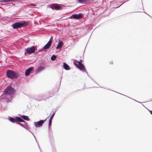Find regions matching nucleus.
I'll use <instances>...</instances> for the list:
<instances>
[{"mask_svg": "<svg viewBox=\"0 0 152 152\" xmlns=\"http://www.w3.org/2000/svg\"><path fill=\"white\" fill-rule=\"evenodd\" d=\"M55 112H54L53 115H52V116H51V117L50 118L51 119H53V117L55 115Z\"/></svg>", "mask_w": 152, "mask_h": 152, "instance_id": "6ab92c4d", "label": "nucleus"}, {"mask_svg": "<svg viewBox=\"0 0 152 152\" xmlns=\"http://www.w3.org/2000/svg\"><path fill=\"white\" fill-rule=\"evenodd\" d=\"M12 1L10 0H3L2 1V2H9L10 1Z\"/></svg>", "mask_w": 152, "mask_h": 152, "instance_id": "aec40b11", "label": "nucleus"}, {"mask_svg": "<svg viewBox=\"0 0 152 152\" xmlns=\"http://www.w3.org/2000/svg\"><path fill=\"white\" fill-rule=\"evenodd\" d=\"M46 120V119H45V121L41 120L37 122H35L34 124L36 127H37L42 126L44 122H45Z\"/></svg>", "mask_w": 152, "mask_h": 152, "instance_id": "0eeeda50", "label": "nucleus"}, {"mask_svg": "<svg viewBox=\"0 0 152 152\" xmlns=\"http://www.w3.org/2000/svg\"><path fill=\"white\" fill-rule=\"evenodd\" d=\"M34 68L33 67H31L28 69L25 72V75L26 76L29 75L30 72L32 69Z\"/></svg>", "mask_w": 152, "mask_h": 152, "instance_id": "9b49d317", "label": "nucleus"}, {"mask_svg": "<svg viewBox=\"0 0 152 152\" xmlns=\"http://www.w3.org/2000/svg\"><path fill=\"white\" fill-rule=\"evenodd\" d=\"M83 16L82 14L80 13L78 14H75L71 16L69 18L71 19H78L81 18Z\"/></svg>", "mask_w": 152, "mask_h": 152, "instance_id": "423d86ee", "label": "nucleus"}, {"mask_svg": "<svg viewBox=\"0 0 152 152\" xmlns=\"http://www.w3.org/2000/svg\"><path fill=\"white\" fill-rule=\"evenodd\" d=\"M52 43V40H50L44 46L43 49L44 50H46L48 49L51 46Z\"/></svg>", "mask_w": 152, "mask_h": 152, "instance_id": "1a4fd4ad", "label": "nucleus"}, {"mask_svg": "<svg viewBox=\"0 0 152 152\" xmlns=\"http://www.w3.org/2000/svg\"><path fill=\"white\" fill-rule=\"evenodd\" d=\"M82 61L80 60V61L75 60L74 61L73 64L76 66L80 70L83 72L86 71V69L85 68L84 65L82 63Z\"/></svg>", "mask_w": 152, "mask_h": 152, "instance_id": "f257e3e1", "label": "nucleus"}, {"mask_svg": "<svg viewBox=\"0 0 152 152\" xmlns=\"http://www.w3.org/2000/svg\"><path fill=\"white\" fill-rule=\"evenodd\" d=\"M149 112L152 115V110H150Z\"/></svg>", "mask_w": 152, "mask_h": 152, "instance_id": "4be33fe9", "label": "nucleus"}, {"mask_svg": "<svg viewBox=\"0 0 152 152\" xmlns=\"http://www.w3.org/2000/svg\"><path fill=\"white\" fill-rule=\"evenodd\" d=\"M16 120H17V121H18L20 122H24V121L20 117H16Z\"/></svg>", "mask_w": 152, "mask_h": 152, "instance_id": "4468645a", "label": "nucleus"}, {"mask_svg": "<svg viewBox=\"0 0 152 152\" xmlns=\"http://www.w3.org/2000/svg\"><path fill=\"white\" fill-rule=\"evenodd\" d=\"M52 120V119H50L49 121L48 124H49V126H50L51 125Z\"/></svg>", "mask_w": 152, "mask_h": 152, "instance_id": "a211bd4d", "label": "nucleus"}, {"mask_svg": "<svg viewBox=\"0 0 152 152\" xmlns=\"http://www.w3.org/2000/svg\"><path fill=\"white\" fill-rule=\"evenodd\" d=\"M63 66L64 69L67 70H69L70 69V68H69V66L65 63L64 62L63 63Z\"/></svg>", "mask_w": 152, "mask_h": 152, "instance_id": "f8f14e48", "label": "nucleus"}, {"mask_svg": "<svg viewBox=\"0 0 152 152\" xmlns=\"http://www.w3.org/2000/svg\"><path fill=\"white\" fill-rule=\"evenodd\" d=\"M27 24V22L24 21H21L19 22H16L13 24L12 26L14 29H17L23 27Z\"/></svg>", "mask_w": 152, "mask_h": 152, "instance_id": "f03ea898", "label": "nucleus"}, {"mask_svg": "<svg viewBox=\"0 0 152 152\" xmlns=\"http://www.w3.org/2000/svg\"><path fill=\"white\" fill-rule=\"evenodd\" d=\"M37 50L34 46H32L31 47H29L26 48L25 50V53H27V54H30L32 53H34L35 50Z\"/></svg>", "mask_w": 152, "mask_h": 152, "instance_id": "20e7f679", "label": "nucleus"}, {"mask_svg": "<svg viewBox=\"0 0 152 152\" xmlns=\"http://www.w3.org/2000/svg\"><path fill=\"white\" fill-rule=\"evenodd\" d=\"M30 5L31 6H35V5L34 4H30Z\"/></svg>", "mask_w": 152, "mask_h": 152, "instance_id": "412c9836", "label": "nucleus"}, {"mask_svg": "<svg viewBox=\"0 0 152 152\" xmlns=\"http://www.w3.org/2000/svg\"><path fill=\"white\" fill-rule=\"evenodd\" d=\"M14 89L11 86H8L4 91L5 94H13Z\"/></svg>", "mask_w": 152, "mask_h": 152, "instance_id": "39448f33", "label": "nucleus"}, {"mask_svg": "<svg viewBox=\"0 0 152 152\" xmlns=\"http://www.w3.org/2000/svg\"><path fill=\"white\" fill-rule=\"evenodd\" d=\"M44 69V68L42 66H41L39 67L37 70L36 71V73H38L40 71L43 70Z\"/></svg>", "mask_w": 152, "mask_h": 152, "instance_id": "ddd939ff", "label": "nucleus"}, {"mask_svg": "<svg viewBox=\"0 0 152 152\" xmlns=\"http://www.w3.org/2000/svg\"><path fill=\"white\" fill-rule=\"evenodd\" d=\"M21 117L23 119H24L25 120H26L27 121H28L29 120L28 117L27 116L23 115L21 116Z\"/></svg>", "mask_w": 152, "mask_h": 152, "instance_id": "2eb2a0df", "label": "nucleus"}, {"mask_svg": "<svg viewBox=\"0 0 152 152\" xmlns=\"http://www.w3.org/2000/svg\"><path fill=\"white\" fill-rule=\"evenodd\" d=\"M64 45L63 42L59 40V42L58 43L57 47H56V49H58L59 48H61L62 46Z\"/></svg>", "mask_w": 152, "mask_h": 152, "instance_id": "9d476101", "label": "nucleus"}, {"mask_svg": "<svg viewBox=\"0 0 152 152\" xmlns=\"http://www.w3.org/2000/svg\"><path fill=\"white\" fill-rule=\"evenodd\" d=\"M51 7L53 10H60L61 7L57 4H54L51 5Z\"/></svg>", "mask_w": 152, "mask_h": 152, "instance_id": "6e6552de", "label": "nucleus"}, {"mask_svg": "<svg viewBox=\"0 0 152 152\" xmlns=\"http://www.w3.org/2000/svg\"><path fill=\"white\" fill-rule=\"evenodd\" d=\"M110 64H113V62H110Z\"/></svg>", "mask_w": 152, "mask_h": 152, "instance_id": "5701e85b", "label": "nucleus"}, {"mask_svg": "<svg viewBox=\"0 0 152 152\" xmlns=\"http://www.w3.org/2000/svg\"><path fill=\"white\" fill-rule=\"evenodd\" d=\"M18 123L19 124H20V125H21V124L20 123H19V122H18Z\"/></svg>", "mask_w": 152, "mask_h": 152, "instance_id": "b1692460", "label": "nucleus"}, {"mask_svg": "<svg viewBox=\"0 0 152 152\" xmlns=\"http://www.w3.org/2000/svg\"><path fill=\"white\" fill-rule=\"evenodd\" d=\"M56 56L55 55H53L51 56V59L52 61H53L56 58Z\"/></svg>", "mask_w": 152, "mask_h": 152, "instance_id": "f3484780", "label": "nucleus"}, {"mask_svg": "<svg viewBox=\"0 0 152 152\" xmlns=\"http://www.w3.org/2000/svg\"><path fill=\"white\" fill-rule=\"evenodd\" d=\"M6 74L7 77L11 79L15 78L18 76V73L10 70H8Z\"/></svg>", "mask_w": 152, "mask_h": 152, "instance_id": "7ed1b4c3", "label": "nucleus"}, {"mask_svg": "<svg viewBox=\"0 0 152 152\" xmlns=\"http://www.w3.org/2000/svg\"><path fill=\"white\" fill-rule=\"evenodd\" d=\"M10 120L13 123L16 122H17V120H16V119L12 117H10Z\"/></svg>", "mask_w": 152, "mask_h": 152, "instance_id": "dca6fc26", "label": "nucleus"}]
</instances>
